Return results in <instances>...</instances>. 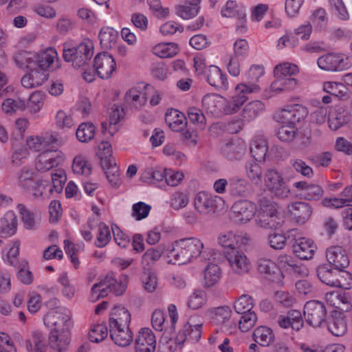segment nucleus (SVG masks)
Here are the masks:
<instances>
[{"label":"nucleus","instance_id":"f257e3e1","mask_svg":"<svg viewBox=\"0 0 352 352\" xmlns=\"http://www.w3.org/2000/svg\"><path fill=\"white\" fill-rule=\"evenodd\" d=\"M203 243L197 238H184L175 241L166 250L168 263L184 265L201 255Z\"/></svg>","mask_w":352,"mask_h":352},{"label":"nucleus","instance_id":"f03ea898","mask_svg":"<svg viewBox=\"0 0 352 352\" xmlns=\"http://www.w3.org/2000/svg\"><path fill=\"white\" fill-rule=\"evenodd\" d=\"M258 203V226L265 229H277L280 227L283 220L278 212L277 205L265 197L261 198Z\"/></svg>","mask_w":352,"mask_h":352},{"label":"nucleus","instance_id":"7ed1b4c3","mask_svg":"<svg viewBox=\"0 0 352 352\" xmlns=\"http://www.w3.org/2000/svg\"><path fill=\"white\" fill-rule=\"evenodd\" d=\"M99 151L98 155L100 160V165L104 170L106 177L113 187L119 186L120 178L119 168L112 157L111 146L108 142H102L98 145Z\"/></svg>","mask_w":352,"mask_h":352},{"label":"nucleus","instance_id":"20e7f679","mask_svg":"<svg viewBox=\"0 0 352 352\" xmlns=\"http://www.w3.org/2000/svg\"><path fill=\"white\" fill-rule=\"evenodd\" d=\"M260 87L254 83H241L236 88V95L230 100H222V112L230 115L236 113L248 100L247 95L258 92Z\"/></svg>","mask_w":352,"mask_h":352},{"label":"nucleus","instance_id":"39448f33","mask_svg":"<svg viewBox=\"0 0 352 352\" xmlns=\"http://www.w3.org/2000/svg\"><path fill=\"white\" fill-rule=\"evenodd\" d=\"M94 54L93 43L85 41L78 46L63 50V58L66 62H72L76 68L87 65Z\"/></svg>","mask_w":352,"mask_h":352},{"label":"nucleus","instance_id":"423d86ee","mask_svg":"<svg viewBox=\"0 0 352 352\" xmlns=\"http://www.w3.org/2000/svg\"><path fill=\"white\" fill-rule=\"evenodd\" d=\"M304 315L306 322L313 327H322L326 325L327 309L324 302L310 300L304 306Z\"/></svg>","mask_w":352,"mask_h":352},{"label":"nucleus","instance_id":"0eeeda50","mask_svg":"<svg viewBox=\"0 0 352 352\" xmlns=\"http://www.w3.org/2000/svg\"><path fill=\"white\" fill-rule=\"evenodd\" d=\"M52 328L50 333L71 335V328L73 325L69 314L55 311L49 314L45 323Z\"/></svg>","mask_w":352,"mask_h":352},{"label":"nucleus","instance_id":"6e6552de","mask_svg":"<svg viewBox=\"0 0 352 352\" xmlns=\"http://www.w3.org/2000/svg\"><path fill=\"white\" fill-rule=\"evenodd\" d=\"M265 183L268 190L276 197L285 198L289 193V190L280 174L274 169L267 170Z\"/></svg>","mask_w":352,"mask_h":352},{"label":"nucleus","instance_id":"1a4fd4ad","mask_svg":"<svg viewBox=\"0 0 352 352\" xmlns=\"http://www.w3.org/2000/svg\"><path fill=\"white\" fill-rule=\"evenodd\" d=\"M221 201V198L218 196L201 191L196 195L194 199V206L199 213L206 215L215 212L218 203Z\"/></svg>","mask_w":352,"mask_h":352},{"label":"nucleus","instance_id":"9d476101","mask_svg":"<svg viewBox=\"0 0 352 352\" xmlns=\"http://www.w3.org/2000/svg\"><path fill=\"white\" fill-rule=\"evenodd\" d=\"M63 160L64 157L61 152L47 149L38 155L35 167L40 172H46L59 165Z\"/></svg>","mask_w":352,"mask_h":352},{"label":"nucleus","instance_id":"9b49d317","mask_svg":"<svg viewBox=\"0 0 352 352\" xmlns=\"http://www.w3.org/2000/svg\"><path fill=\"white\" fill-rule=\"evenodd\" d=\"M226 257L232 270L235 274L243 275L249 272L250 261L241 250H228L226 252Z\"/></svg>","mask_w":352,"mask_h":352},{"label":"nucleus","instance_id":"f8f14e48","mask_svg":"<svg viewBox=\"0 0 352 352\" xmlns=\"http://www.w3.org/2000/svg\"><path fill=\"white\" fill-rule=\"evenodd\" d=\"M94 66L98 76L102 79L111 78L116 68L114 58L107 52L98 54L94 58Z\"/></svg>","mask_w":352,"mask_h":352},{"label":"nucleus","instance_id":"ddd939ff","mask_svg":"<svg viewBox=\"0 0 352 352\" xmlns=\"http://www.w3.org/2000/svg\"><path fill=\"white\" fill-rule=\"evenodd\" d=\"M308 115L307 109L300 104H295L282 109L277 115V121L285 124H294Z\"/></svg>","mask_w":352,"mask_h":352},{"label":"nucleus","instance_id":"4468645a","mask_svg":"<svg viewBox=\"0 0 352 352\" xmlns=\"http://www.w3.org/2000/svg\"><path fill=\"white\" fill-rule=\"evenodd\" d=\"M234 217L236 221L247 223L254 216L256 206L252 201L241 199L236 201L231 208Z\"/></svg>","mask_w":352,"mask_h":352},{"label":"nucleus","instance_id":"2eb2a0df","mask_svg":"<svg viewBox=\"0 0 352 352\" xmlns=\"http://www.w3.org/2000/svg\"><path fill=\"white\" fill-rule=\"evenodd\" d=\"M324 327H327L329 332L335 336H344L347 331L345 315L340 311L333 310L326 320V325Z\"/></svg>","mask_w":352,"mask_h":352},{"label":"nucleus","instance_id":"dca6fc26","mask_svg":"<svg viewBox=\"0 0 352 352\" xmlns=\"http://www.w3.org/2000/svg\"><path fill=\"white\" fill-rule=\"evenodd\" d=\"M317 63L322 69L331 72L344 70L348 67L346 59L342 55L333 53L320 56Z\"/></svg>","mask_w":352,"mask_h":352},{"label":"nucleus","instance_id":"f3484780","mask_svg":"<svg viewBox=\"0 0 352 352\" xmlns=\"http://www.w3.org/2000/svg\"><path fill=\"white\" fill-rule=\"evenodd\" d=\"M326 258L329 265L338 270L345 269L349 265V259L346 250L339 245L327 248Z\"/></svg>","mask_w":352,"mask_h":352},{"label":"nucleus","instance_id":"a211bd4d","mask_svg":"<svg viewBox=\"0 0 352 352\" xmlns=\"http://www.w3.org/2000/svg\"><path fill=\"white\" fill-rule=\"evenodd\" d=\"M156 339L153 331L148 328L140 330L135 341V352H155Z\"/></svg>","mask_w":352,"mask_h":352},{"label":"nucleus","instance_id":"6ab92c4d","mask_svg":"<svg viewBox=\"0 0 352 352\" xmlns=\"http://www.w3.org/2000/svg\"><path fill=\"white\" fill-rule=\"evenodd\" d=\"M317 247L314 242L305 237L295 240L293 251L296 256L301 260H309L313 258Z\"/></svg>","mask_w":352,"mask_h":352},{"label":"nucleus","instance_id":"aec40b11","mask_svg":"<svg viewBox=\"0 0 352 352\" xmlns=\"http://www.w3.org/2000/svg\"><path fill=\"white\" fill-rule=\"evenodd\" d=\"M131 314L124 307L115 306L112 309L109 319V328L129 327Z\"/></svg>","mask_w":352,"mask_h":352},{"label":"nucleus","instance_id":"412c9836","mask_svg":"<svg viewBox=\"0 0 352 352\" xmlns=\"http://www.w3.org/2000/svg\"><path fill=\"white\" fill-rule=\"evenodd\" d=\"M277 323L284 329L291 327L295 331H299L304 324L301 312L298 310L292 309L287 311L285 316L280 315L278 317Z\"/></svg>","mask_w":352,"mask_h":352},{"label":"nucleus","instance_id":"4be33fe9","mask_svg":"<svg viewBox=\"0 0 352 352\" xmlns=\"http://www.w3.org/2000/svg\"><path fill=\"white\" fill-rule=\"evenodd\" d=\"M290 214L298 223H305L311 217L312 207L306 202L296 201L288 206Z\"/></svg>","mask_w":352,"mask_h":352},{"label":"nucleus","instance_id":"5701e85b","mask_svg":"<svg viewBox=\"0 0 352 352\" xmlns=\"http://www.w3.org/2000/svg\"><path fill=\"white\" fill-rule=\"evenodd\" d=\"M218 240L219 243L224 248H229L228 250H241V247L246 245L248 241V237L243 235L242 232L234 233L233 232H229L220 236Z\"/></svg>","mask_w":352,"mask_h":352},{"label":"nucleus","instance_id":"b1692460","mask_svg":"<svg viewBox=\"0 0 352 352\" xmlns=\"http://www.w3.org/2000/svg\"><path fill=\"white\" fill-rule=\"evenodd\" d=\"M112 283H115V278L113 274H108L99 283H95L91 289L90 300L96 302L106 297L110 292V287L113 285Z\"/></svg>","mask_w":352,"mask_h":352},{"label":"nucleus","instance_id":"393cba45","mask_svg":"<svg viewBox=\"0 0 352 352\" xmlns=\"http://www.w3.org/2000/svg\"><path fill=\"white\" fill-rule=\"evenodd\" d=\"M165 121L173 131L182 132L187 126L186 116L177 109H168L165 115Z\"/></svg>","mask_w":352,"mask_h":352},{"label":"nucleus","instance_id":"a878e982","mask_svg":"<svg viewBox=\"0 0 352 352\" xmlns=\"http://www.w3.org/2000/svg\"><path fill=\"white\" fill-rule=\"evenodd\" d=\"M251 185L243 177L232 176L229 178V192L234 197H245L250 192Z\"/></svg>","mask_w":352,"mask_h":352},{"label":"nucleus","instance_id":"bb28decb","mask_svg":"<svg viewBox=\"0 0 352 352\" xmlns=\"http://www.w3.org/2000/svg\"><path fill=\"white\" fill-rule=\"evenodd\" d=\"M109 333L111 340L118 346H127L133 341V335L129 327L109 328Z\"/></svg>","mask_w":352,"mask_h":352},{"label":"nucleus","instance_id":"cd10ccee","mask_svg":"<svg viewBox=\"0 0 352 352\" xmlns=\"http://www.w3.org/2000/svg\"><path fill=\"white\" fill-rule=\"evenodd\" d=\"M30 72L25 74L21 78V85L27 89H32L41 86L47 80L48 74L38 69L30 70Z\"/></svg>","mask_w":352,"mask_h":352},{"label":"nucleus","instance_id":"c85d7f7f","mask_svg":"<svg viewBox=\"0 0 352 352\" xmlns=\"http://www.w3.org/2000/svg\"><path fill=\"white\" fill-rule=\"evenodd\" d=\"M207 80L211 86L221 89H227L228 88L227 78L218 67L210 65L207 69Z\"/></svg>","mask_w":352,"mask_h":352},{"label":"nucleus","instance_id":"c756f323","mask_svg":"<svg viewBox=\"0 0 352 352\" xmlns=\"http://www.w3.org/2000/svg\"><path fill=\"white\" fill-rule=\"evenodd\" d=\"M71 341V335L50 333L48 344L52 352H65Z\"/></svg>","mask_w":352,"mask_h":352},{"label":"nucleus","instance_id":"7c9ffc66","mask_svg":"<svg viewBox=\"0 0 352 352\" xmlns=\"http://www.w3.org/2000/svg\"><path fill=\"white\" fill-rule=\"evenodd\" d=\"M221 153L228 160H239L245 153V148L238 142L230 141L221 146Z\"/></svg>","mask_w":352,"mask_h":352},{"label":"nucleus","instance_id":"2f4dec72","mask_svg":"<svg viewBox=\"0 0 352 352\" xmlns=\"http://www.w3.org/2000/svg\"><path fill=\"white\" fill-rule=\"evenodd\" d=\"M316 274L322 283L333 287H336V276H338L337 269H332L331 266L327 264L320 265L316 269Z\"/></svg>","mask_w":352,"mask_h":352},{"label":"nucleus","instance_id":"473e14b6","mask_svg":"<svg viewBox=\"0 0 352 352\" xmlns=\"http://www.w3.org/2000/svg\"><path fill=\"white\" fill-rule=\"evenodd\" d=\"M257 270L261 274H265L266 278L274 281L279 275L277 264L266 258H260L257 261Z\"/></svg>","mask_w":352,"mask_h":352},{"label":"nucleus","instance_id":"72a5a7b5","mask_svg":"<svg viewBox=\"0 0 352 352\" xmlns=\"http://www.w3.org/2000/svg\"><path fill=\"white\" fill-rule=\"evenodd\" d=\"M118 36V32L114 30L112 28H102L98 35L100 43L102 48L109 50L113 47L116 45Z\"/></svg>","mask_w":352,"mask_h":352},{"label":"nucleus","instance_id":"f704fd0d","mask_svg":"<svg viewBox=\"0 0 352 352\" xmlns=\"http://www.w3.org/2000/svg\"><path fill=\"white\" fill-rule=\"evenodd\" d=\"M221 269L214 263H209L204 271V285L210 287L214 285L220 279Z\"/></svg>","mask_w":352,"mask_h":352},{"label":"nucleus","instance_id":"c9c22d12","mask_svg":"<svg viewBox=\"0 0 352 352\" xmlns=\"http://www.w3.org/2000/svg\"><path fill=\"white\" fill-rule=\"evenodd\" d=\"M25 346L28 352H45V338L40 332H34L32 336L25 340Z\"/></svg>","mask_w":352,"mask_h":352},{"label":"nucleus","instance_id":"e433bc0d","mask_svg":"<svg viewBox=\"0 0 352 352\" xmlns=\"http://www.w3.org/2000/svg\"><path fill=\"white\" fill-rule=\"evenodd\" d=\"M16 230V219L13 214L8 213L0 219V234L3 237L13 235Z\"/></svg>","mask_w":352,"mask_h":352},{"label":"nucleus","instance_id":"4c0bfd02","mask_svg":"<svg viewBox=\"0 0 352 352\" xmlns=\"http://www.w3.org/2000/svg\"><path fill=\"white\" fill-rule=\"evenodd\" d=\"M164 248L158 245L155 248H149L142 256V263L144 270H149L150 267L157 261L164 253Z\"/></svg>","mask_w":352,"mask_h":352},{"label":"nucleus","instance_id":"58836bf2","mask_svg":"<svg viewBox=\"0 0 352 352\" xmlns=\"http://www.w3.org/2000/svg\"><path fill=\"white\" fill-rule=\"evenodd\" d=\"M323 90L334 97L339 99H346L348 96V89L340 82H325L323 84Z\"/></svg>","mask_w":352,"mask_h":352},{"label":"nucleus","instance_id":"ea45409f","mask_svg":"<svg viewBox=\"0 0 352 352\" xmlns=\"http://www.w3.org/2000/svg\"><path fill=\"white\" fill-rule=\"evenodd\" d=\"M254 340L263 346H269L274 339L273 331L266 327H259L253 333Z\"/></svg>","mask_w":352,"mask_h":352},{"label":"nucleus","instance_id":"a19ab883","mask_svg":"<svg viewBox=\"0 0 352 352\" xmlns=\"http://www.w3.org/2000/svg\"><path fill=\"white\" fill-rule=\"evenodd\" d=\"M298 81L294 78H276L275 81L271 85V89L279 93L283 91H292L297 88Z\"/></svg>","mask_w":352,"mask_h":352},{"label":"nucleus","instance_id":"79ce46f5","mask_svg":"<svg viewBox=\"0 0 352 352\" xmlns=\"http://www.w3.org/2000/svg\"><path fill=\"white\" fill-rule=\"evenodd\" d=\"M202 106L212 115H219L221 112L222 99L216 95H206L202 99Z\"/></svg>","mask_w":352,"mask_h":352},{"label":"nucleus","instance_id":"37998d69","mask_svg":"<svg viewBox=\"0 0 352 352\" xmlns=\"http://www.w3.org/2000/svg\"><path fill=\"white\" fill-rule=\"evenodd\" d=\"M56 56L57 53L53 48L48 49L41 54H37L36 69L46 72V70L53 63Z\"/></svg>","mask_w":352,"mask_h":352},{"label":"nucleus","instance_id":"c03bdc74","mask_svg":"<svg viewBox=\"0 0 352 352\" xmlns=\"http://www.w3.org/2000/svg\"><path fill=\"white\" fill-rule=\"evenodd\" d=\"M96 133V126L91 122L81 123L76 130V135L81 142H89L94 139Z\"/></svg>","mask_w":352,"mask_h":352},{"label":"nucleus","instance_id":"a18cd8bd","mask_svg":"<svg viewBox=\"0 0 352 352\" xmlns=\"http://www.w3.org/2000/svg\"><path fill=\"white\" fill-rule=\"evenodd\" d=\"M245 173L247 177L255 184H261L263 178L261 166L256 162L250 160L246 162Z\"/></svg>","mask_w":352,"mask_h":352},{"label":"nucleus","instance_id":"49530a36","mask_svg":"<svg viewBox=\"0 0 352 352\" xmlns=\"http://www.w3.org/2000/svg\"><path fill=\"white\" fill-rule=\"evenodd\" d=\"M37 54L28 52H20L16 58V63L20 67H25L29 70L36 69Z\"/></svg>","mask_w":352,"mask_h":352},{"label":"nucleus","instance_id":"de8ad7c7","mask_svg":"<svg viewBox=\"0 0 352 352\" xmlns=\"http://www.w3.org/2000/svg\"><path fill=\"white\" fill-rule=\"evenodd\" d=\"M265 109L264 104L259 100H254L248 103L243 109L242 116L248 121L256 118Z\"/></svg>","mask_w":352,"mask_h":352},{"label":"nucleus","instance_id":"09e8293b","mask_svg":"<svg viewBox=\"0 0 352 352\" xmlns=\"http://www.w3.org/2000/svg\"><path fill=\"white\" fill-rule=\"evenodd\" d=\"M25 108L26 104L25 100L19 98H16L15 100L12 98H7L1 104V109L3 112L8 116L13 115L16 111H23Z\"/></svg>","mask_w":352,"mask_h":352},{"label":"nucleus","instance_id":"8fccbe9b","mask_svg":"<svg viewBox=\"0 0 352 352\" xmlns=\"http://www.w3.org/2000/svg\"><path fill=\"white\" fill-rule=\"evenodd\" d=\"M194 3L189 5H179L176 6V14L183 19H190L195 16L198 12L199 8L197 6L201 2V0H193Z\"/></svg>","mask_w":352,"mask_h":352},{"label":"nucleus","instance_id":"3c124183","mask_svg":"<svg viewBox=\"0 0 352 352\" xmlns=\"http://www.w3.org/2000/svg\"><path fill=\"white\" fill-rule=\"evenodd\" d=\"M124 98L126 102L133 104L136 108L142 107L147 101L146 94L140 92L136 88L129 89Z\"/></svg>","mask_w":352,"mask_h":352},{"label":"nucleus","instance_id":"603ef678","mask_svg":"<svg viewBox=\"0 0 352 352\" xmlns=\"http://www.w3.org/2000/svg\"><path fill=\"white\" fill-rule=\"evenodd\" d=\"M177 45L174 43H160L155 45L153 53L160 58L173 57L177 53Z\"/></svg>","mask_w":352,"mask_h":352},{"label":"nucleus","instance_id":"864d4df0","mask_svg":"<svg viewBox=\"0 0 352 352\" xmlns=\"http://www.w3.org/2000/svg\"><path fill=\"white\" fill-rule=\"evenodd\" d=\"M299 69L296 65L284 63L276 65L274 69V77L281 79V78H289L291 76L298 73Z\"/></svg>","mask_w":352,"mask_h":352},{"label":"nucleus","instance_id":"5fc2aeb1","mask_svg":"<svg viewBox=\"0 0 352 352\" xmlns=\"http://www.w3.org/2000/svg\"><path fill=\"white\" fill-rule=\"evenodd\" d=\"M188 118L191 123L195 124L199 130L206 128V119L201 109L195 107H189L187 110Z\"/></svg>","mask_w":352,"mask_h":352},{"label":"nucleus","instance_id":"6e6d98bb","mask_svg":"<svg viewBox=\"0 0 352 352\" xmlns=\"http://www.w3.org/2000/svg\"><path fill=\"white\" fill-rule=\"evenodd\" d=\"M250 152L256 161H264L267 153V142L265 140H254L251 144Z\"/></svg>","mask_w":352,"mask_h":352},{"label":"nucleus","instance_id":"4d7b16f0","mask_svg":"<svg viewBox=\"0 0 352 352\" xmlns=\"http://www.w3.org/2000/svg\"><path fill=\"white\" fill-rule=\"evenodd\" d=\"M30 190L36 198H45L48 197L52 192L53 189L48 182L44 180H35L33 186H31Z\"/></svg>","mask_w":352,"mask_h":352},{"label":"nucleus","instance_id":"13d9d810","mask_svg":"<svg viewBox=\"0 0 352 352\" xmlns=\"http://www.w3.org/2000/svg\"><path fill=\"white\" fill-rule=\"evenodd\" d=\"M185 335H177L175 339L160 341L157 352H175L178 346H182L185 342Z\"/></svg>","mask_w":352,"mask_h":352},{"label":"nucleus","instance_id":"bf43d9fd","mask_svg":"<svg viewBox=\"0 0 352 352\" xmlns=\"http://www.w3.org/2000/svg\"><path fill=\"white\" fill-rule=\"evenodd\" d=\"M35 180L33 171L26 168H23L17 174L18 185L26 190H30Z\"/></svg>","mask_w":352,"mask_h":352},{"label":"nucleus","instance_id":"052dcab7","mask_svg":"<svg viewBox=\"0 0 352 352\" xmlns=\"http://www.w3.org/2000/svg\"><path fill=\"white\" fill-rule=\"evenodd\" d=\"M17 208L21 214L24 227L28 230L35 229L37 222L34 214L23 204H19Z\"/></svg>","mask_w":352,"mask_h":352},{"label":"nucleus","instance_id":"680f3d73","mask_svg":"<svg viewBox=\"0 0 352 352\" xmlns=\"http://www.w3.org/2000/svg\"><path fill=\"white\" fill-rule=\"evenodd\" d=\"M45 94L42 91H35L28 99L27 107L31 113H36L42 108L44 102Z\"/></svg>","mask_w":352,"mask_h":352},{"label":"nucleus","instance_id":"e2e57ef3","mask_svg":"<svg viewBox=\"0 0 352 352\" xmlns=\"http://www.w3.org/2000/svg\"><path fill=\"white\" fill-rule=\"evenodd\" d=\"M234 310L238 314L249 312L253 308V300L249 295L243 294L240 296L234 305Z\"/></svg>","mask_w":352,"mask_h":352},{"label":"nucleus","instance_id":"0e129e2a","mask_svg":"<svg viewBox=\"0 0 352 352\" xmlns=\"http://www.w3.org/2000/svg\"><path fill=\"white\" fill-rule=\"evenodd\" d=\"M72 170L76 174L88 176L91 172V167L82 157L77 156L74 159Z\"/></svg>","mask_w":352,"mask_h":352},{"label":"nucleus","instance_id":"69168bd1","mask_svg":"<svg viewBox=\"0 0 352 352\" xmlns=\"http://www.w3.org/2000/svg\"><path fill=\"white\" fill-rule=\"evenodd\" d=\"M211 313L213 314L212 318L216 322L222 324L230 318L232 311L228 306L224 305L213 308Z\"/></svg>","mask_w":352,"mask_h":352},{"label":"nucleus","instance_id":"338daca9","mask_svg":"<svg viewBox=\"0 0 352 352\" xmlns=\"http://www.w3.org/2000/svg\"><path fill=\"white\" fill-rule=\"evenodd\" d=\"M296 135V129L292 124H285L281 126L276 132L278 138L283 141L289 142L292 141Z\"/></svg>","mask_w":352,"mask_h":352},{"label":"nucleus","instance_id":"774afa93","mask_svg":"<svg viewBox=\"0 0 352 352\" xmlns=\"http://www.w3.org/2000/svg\"><path fill=\"white\" fill-rule=\"evenodd\" d=\"M108 335L107 327L104 324H99L94 326L89 332L90 341L98 343L104 340Z\"/></svg>","mask_w":352,"mask_h":352}]
</instances>
